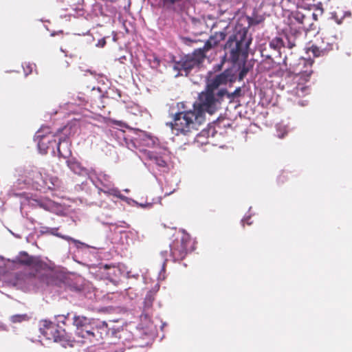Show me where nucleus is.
<instances>
[{"instance_id":"f257e3e1","label":"nucleus","mask_w":352,"mask_h":352,"mask_svg":"<svg viewBox=\"0 0 352 352\" xmlns=\"http://www.w3.org/2000/svg\"><path fill=\"white\" fill-rule=\"evenodd\" d=\"M225 96H229L226 89L215 91L206 87V90L201 92L198 101L192 105V109L175 113L172 116V121L166 126L175 131L177 135H187L194 131H198L200 126L206 122V112L213 114L220 108Z\"/></svg>"},{"instance_id":"f03ea898","label":"nucleus","mask_w":352,"mask_h":352,"mask_svg":"<svg viewBox=\"0 0 352 352\" xmlns=\"http://www.w3.org/2000/svg\"><path fill=\"white\" fill-rule=\"evenodd\" d=\"M309 18L302 12L296 10L291 12L288 17V29L273 38L270 47L277 51L282 48L292 50L300 43L302 30H308L307 21Z\"/></svg>"},{"instance_id":"7ed1b4c3","label":"nucleus","mask_w":352,"mask_h":352,"mask_svg":"<svg viewBox=\"0 0 352 352\" xmlns=\"http://www.w3.org/2000/svg\"><path fill=\"white\" fill-rule=\"evenodd\" d=\"M252 38L248 36V30L241 28L231 35L224 46L225 56L232 63L245 61L248 56V49Z\"/></svg>"},{"instance_id":"20e7f679","label":"nucleus","mask_w":352,"mask_h":352,"mask_svg":"<svg viewBox=\"0 0 352 352\" xmlns=\"http://www.w3.org/2000/svg\"><path fill=\"white\" fill-rule=\"evenodd\" d=\"M314 61L311 59L301 58L296 68L294 69L292 78V87L289 93L296 97L302 98L309 94V87L306 83L309 80L313 73L312 65Z\"/></svg>"},{"instance_id":"39448f33","label":"nucleus","mask_w":352,"mask_h":352,"mask_svg":"<svg viewBox=\"0 0 352 352\" xmlns=\"http://www.w3.org/2000/svg\"><path fill=\"white\" fill-rule=\"evenodd\" d=\"M40 332L48 340L59 342L63 346H72L74 338L64 329H59L50 320H43L41 322Z\"/></svg>"},{"instance_id":"423d86ee","label":"nucleus","mask_w":352,"mask_h":352,"mask_svg":"<svg viewBox=\"0 0 352 352\" xmlns=\"http://www.w3.org/2000/svg\"><path fill=\"white\" fill-rule=\"evenodd\" d=\"M206 54L200 48L195 50L191 54H188L181 58L174 65V69L179 72H184L186 76L195 67H198L203 63Z\"/></svg>"},{"instance_id":"0eeeda50","label":"nucleus","mask_w":352,"mask_h":352,"mask_svg":"<svg viewBox=\"0 0 352 352\" xmlns=\"http://www.w3.org/2000/svg\"><path fill=\"white\" fill-rule=\"evenodd\" d=\"M192 249V241L190 236L182 231L180 237L176 239L170 245V254L175 261H180Z\"/></svg>"},{"instance_id":"6e6552de","label":"nucleus","mask_w":352,"mask_h":352,"mask_svg":"<svg viewBox=\"0 0 352 352\" xmlns=\"http://www.w3.org/2000/svg\"><path fill=\"white\" fill-rule=\"evenodd\" d=\"M72 324L76 328V334L82 338L89 337L93 335L91 325L96 323V319L89 318L82 315L74 314L72 320Z\"/></svg>"},{"instance_id":"1a4fd4ad","label":"nucleus","mask_w":352,"mask_h":352,"mask_svg":"<svg viewBox=\"0 0 352 352\" xmlns=\"http://www.w3.org/2000/svg\"><path fill=\"white\" fill-rule=\"evenodd\" d=\"M96 186L99 192H102L106 195H113L121 199L124 197L120 191L113 186L110 176L103 173L97 175Z\"/></svg>"},{"instance_id":"9d476101","label":"nucleus","mask_w":352,"mask_h":352,"mask_svg":"<svg viewBox=\"0 0 352 352\" xmlns=\"http://www.w3.org/2000/svg\"><path fill=\"white\" fill-rule=\"evenodd\" d=\"M235 80V74L232 69H227L214 78L207 80L206 86L210 89L217 91L221 89L219 87L226 85L228 83H232Z\"/></svg>"},{"instance_id":"9b49d317","label":"nucleus","mask_w":352,"mask_h":352,"mask_svg":"<svg viewBox=\"0 0 352 352\" xmlns=\"http://www.w3.org/2000/svg\"><path fill=\"white\" fill-rule=\"evenodd\" d=\"M55 135L53 134L47 126L42 127L38 130L36 135V138L38 140V147L42 154H45L50 145L52 142H56L54 139Z\"/></svg>"},{"instance_id":"f8f14e48","label":"nucleus","mask_w":352,"mask_h":352,"mask_svg":"<svg viewBox=\"0 0 352 352\" xmlns=\"http://www.w3.org/2000/svg\"><path fill=\"white\" fill-rule=\"evenodd\" d=\"M226 34L223 31L215 32L212 34L209 38L206 41L203 47L200 48L202 52L206 53L212 48L218 46L221 41L226 38Z\"/></svg>"},{"instance_id":"ddd939ff","label":"nucleus","mask_w":352,"mask_h":352,"mask_svg":"<svg viewBox=\"0 0 352 352\" xmlns=\"http://www.w3.org/2000/svg\"><path fill=\"white\" fill-rule=\"evenodd\" d=\"M91 327L92 330H91V331L94 333V334L90 335L89 337H85V338L89 339L91 342L94 340L98 341L102 339V333H107V324L106 322H100L98 320H96V323L91 325Z\"/></svg>"},{"instance_id":"4468645a","label":"nucleus","mask_w":352,"mask_h":352,"mask_svg":"<svg viewBox=\"0 0 352 352\" xmlns=\"http://www.w3.org/2000/svg\"><path fill=\"white\" fill-rule=\"evenodd\" d=\"M336 41L337 37L332 32H328L322 34L320 41L318 43L325 48L326 52L328 53L337 46Z\"/></svg>"},{"instance_id":"2eb2a0df","label":"nucleus","mask_w":352,"mask_h":352,"mask_svg":"<svg viewBox=\"0 0 352 352\" xmlns=\"http://www.w3.org/2000/svg\"><path fill=\"white\" fill-rule=\"evenodd\" d=\"M17 262L21 265L26 266H33L38 267L41 265V263L36 258L30 256L25 252H20L19 256L16 258Z\"/></svg>"},{"instance_id":"dca6fc26","label":"nucleus","mask_w":352,"mask_h":352,"mask_svg":"<svg viewBox=\"0 0 352 352\" xmlns=\"http://www.w3.org/2000/svg\"><path fill=\"white\" fill-rule=\"evenodd\" d=\"M67 165L75 174L81 175L87 173V169L81 164L74 159L67 161Z\"/></svg>"},{"instance_id":"f3484780","label":"nucleus","mask_w":352,"mask_h":352,"mask_svg":"<svg viewBox=\"0 0 352 352\" xmlns=\"http://www.w3.org/2000/svg\"><path fill=\"white\" fill-rule=\"evenodd\" d=\"M308 52H311L315 57L322 56L327 54L325 48L319 43L312 45L308 49Z\"/></svg>"},{"instance_id":"a211bd4d","label":"nucleus","mask_w":352,"mask_h":352,"mask_svg":"<svg viewBox=\"0 0 352 352\" xmlns=\"http://www.w3.org/2000/svg\"><path fill=\"white\" fill-rule=\"evenodd\" d=\"M155 297L154 295L152 294V292H149L144 300V311L149 312V310L153 307V303L154 302Z\"/></svg>"},{"instance_id":"6ab92c4d","label":"nucleus","mask_w":352,"mask_h":352,"mask_svg":"<svg viewBox=\"0 0 352 352\" xmlns=\"http://www.w3.org/2000/svg\"><path fill=\"white\" fill-rule=\"evenodd\" d=\"M149 158L151 161H153L156 165L160 167H166V162L162 156L157 155L154 153L149 154Z\"/></svg>"},{"instance_id":"aec40b11","label":"nucleus","mask_w":352,"mask_h":352,"mask_svg":"<svg viewBox=\"0 0 352 352\" xmlns=\"http://www.w3.org/2000/svg\"><path fill=\"white\" fill-rule=\"evenodd\" d=\"M69 316V313H67L66 315L61 314V315H57L55 316V320L57 323L56 326H58V327L59 329H62L60 327V324H63V325L66 324V321L67 320Z\"/></svg>"},{"instance_id":"412c9836","label":"nucleus","mask_w":352,"mask_h":352,"mask_svg":"<svg viewBox=\"0 0 352 352\" xmlns=\"http://www.w3.org/2000/svg\"><path fill=\"white\" fill-rule=\"evenodd\" d=\"M30 319V317L28 314H16L11 316V321L14 323L21 322L23 321H28Z\"/></svg>"},{"instance_id":"4be33fe9","label":"nucleus","mask_w":352,"mask_h":352,"mask_svg":"<svg viewBox=\"0 0 352 352\" xmlns=\"http://www.w3.org/2000/svg\"><path fill=\"white\" fill-rule=\"evenodd\" d=\"M163 4L168 7H171L175 5H180L183 0H162Z\"/></svg>"},{"instance_id":"5701e85b","label":"nucleus","mask_w":352,"mask_h":352,"mask_svg":"<svg viewBox=\"0 0 352 352\" xmlns=\"http://www.w3.org/2000/svg\"><path fill=\"white\" fill-rule=\"evenodd\" d=\"M61 144H62L61 142L59 141V142L58 144V148H57L58 153L60 157L66 158L69 155L71 154V151L69 148H67V151H63L60 148Z\"/></svg>"},{"instance_id":"b1692460","label":"nucleus","mask_w":352,"mask_h":352,"mask_svg":"<svg viewBox=\"0 0 352 352\" xmlns=\"http://www.w3.org/2000/svg\"><path fill=\"white\" fill-rule=\"evenodd\" d=\"M248 72V68L245 67V60L243 61V67L241 69L239 74V80H243Z\"/></svg>"},{"instance_id":"393cba45","label":"nucleus","mask_w":352,"mask_h":352,"mask_svg":"<svg viewBox=\"0 0 352 352\" xmlns=\"http://www.w3.org/2000/svg\"><path fill=\"white\" fill-rule=\"evenodd\" d=\"M113 348H114V346H109L107 349H104V348H101L100 349V348H99V349H98L96 352H117V351H115Z\"/></svg>"},{"instance_id":"a878e982","label":"nucleus","mask_w":352,"mask_h":352,"mask_svg":"<svg viewBox=\"0 0 352 352\" xmlns=\"http://www.w3.org/2000/svg\"><path fill=\"white\" fill-rule=\"evenodd\" d=\"M240 92H241V88H237L235 89V91L233 93L229 94V96H227V97L230 99H232L235 96H239Z\"/></svg>"},{"instance_id":"bb28decb","label":"nucleus","mask_w":352,"mask_h":352,"mask_svg":"<svg viewBox=\"0 0 352 352\" xmlns=\"http://www.w3.org/2000/svg\"><path fill=\"white\" fill-rule=\"evenodd\" d=\"M224 63V61H222L220 64H217L214 67V69L215 72L220 71L222 69V66Z\"/></svg>"},{"instance_id":"cd10ccee","label":"nucleus","mask_w":352,"mask_h":352,"mask_svg":"<svg viewBox=\"0 0 352 352\" xmlns=\"http://www.w3.org/2000/svg\"><path fill=\"white\" fill-rule=\"evenodd\" d=\"M111 267H114V266H111V265L105 264V265H104L103 266H102V267H100V269L109 270V269H110Z\"/></svg>"},{"instance_id":"c85d7f7f","label":"nucleus","mask_w":352,"mask_h":352,"mask_svg":"<svg viewBox=\"0 0 352 352\" xmlns=\"http://www.w3.org/2000/svg\"><path fill=\"white\" fill-rule=\"evenodd\" d=\"M27 68H28V72L25 69V72L26 73V74H28L32 72V67L30 65H28Z\"/></svg>"},{"instance_id":"c756f323","label":"nucleus","mask_w":352,"mask_h":352,"mask_svg":"<svg viewBox=\"0 0 352 352\" xmlns=\"http://www.w3.org/2000/svg\"><path fill=\"white\" fill-rule=\"evenodd\" d=\"M192 23H194V25H197V24H198V25H203V24H202V23H201V22H200L199 21H198V20H195V19H193V20H192Z\"/></svg>"},{"instance_id":"7c9ffc66","label":"nucleus","mask_w":352,"mask_h":352,"mask_svg":"<svg viewBox=\"0 0 352 352\" xmlns=\"http://www.w3.org/2000/svg\"><path fill=\"white\" fill-rule=\"evenodd\" d=\"M106 42L104 40H102V44H101V47H103L105 45Z\"/></svg>"},{"instance_id":"2f4dec72","label":"nucleus","mask_w":352,"mask_h":352,"mask_svg":"<svg viewBox=\"0 0 352 352\" xmlns=\"http://www.w3.org/2000/svg\"><path fill=\"white\" fill-rule=\"evenodd\" d=\"M39 205H40V206H41V207L44 208H45V206H44V204H40Z\"/></svg>"},{"instance_id":"473e14b6","label":"nucleus","mask_w":352,"mask_h":352,"mask_svg":"<svg viewBox=\"0 0 352 352\" xmlns=\"http://www.w3.org/2000/svg\"><path fill=\"white\" fill-rule=\"evenodd\" d=\"M63 143H65V144L67 146L68 143L67 141H63Z\"/></svg>"},{"instance_id":"72a5a7b5","label":"nucleus","mask_w":352,"mask_h":352,"mask_svg":"<svg viewBox=\"0 0 352 352\" xmlns=\"http://www.w3.org/2000/svg\"><path fill=\"white\" fill-rule=\"evenodd\" d=\"M99 44H102V41H99L98 45H99Z\"/></svg>"}]
</instances>
